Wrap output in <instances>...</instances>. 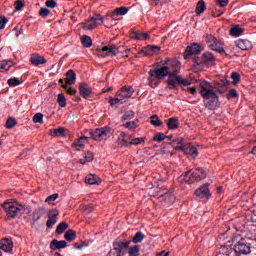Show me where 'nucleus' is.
Returning a JSON list of instances; mask_svg holds the SVG:
<instances>
[{
  "mask_svg": "<svg viewBox=\"0 0 256 256\" xmlns=\"http://www.w3.org/2000/svg\"><path fill=\"white\" fill-rule=\"evenodd\" d=\"M202 90L200 94L204 98V103L206 108L209 110H214L220 106L219 96L213 90V86L207 81L201 83Z\"/></svg>",
  "mask_w": 256,
  "mask_h": 256,
  "instance_id": "f257e3e1",
  "label": "nucleus"
},
{
  "mask_svg": "<svg viewBox=\"0 0 256 256\" xmlns=\"http://www.w3.org/2000/svg\"><path fill=\"white\" fill-rule=\"evenodd\" d=\"M206 178L205 171L202 168L191 169L188 172H185L179 177L180 182L187 183L188 185H192L195 182H199L202 179Z\"/></svg>",
  "mask_w": 256,
  "mask_h": 256,
  "instance_id": "f03ea898",
  "label": "nucleus"
},
{
  "mask_svg": "<svg viewBox=\"0 0 256 256\" xmlns=\"http://www.w3.org/2000/svg\"><path fill=\"white\" fill-rule=\"evenodd\" d=\"M90 137L94 141H107L113 134V129L109 126L90 130Z\"/></svg>",
  "mask_w": 256,
  "mask_h": 256,
  "instance_id": "7ed1b4c3",
  "label": "nucleus"
},
{
  "mask_svg": "<svg viewBox=\"0 0 256 256\" xmlns=\"http://www.w3.org/2000/svg\"><path fill=\"white\" fill-rule=\"evenodd\" d=\"M130 245L131 241H115L107 256H125Z\"/></svg>",
  "mask_w": 256,
  "mask_h": 256,
  "instance_id": "20e7f679",
  "label": "nucleus"
},
{
  "mask_svg": "<svg viewBox=\"0 0 256 256\" xmlns=\"http://www.w3.org/2000/svg\"><path fill=\"white\" fill-rule=\"evenodd\" d=\"M236 256H247L251 254V243L247 239L242 238L234 245Z\"/></svg>",
  "mask_w": 256,
  "mask_h": 256,
  "instance_id": "39448f33",
  "label": "nucleus"
},
{
  "mask_svg": "<svg viewBox=\"0 0 256 256\" xmlns=\"http://www.w3.org/2000/svg\"><path fill=\"white\" fill-rule=\"evenodd\" d=\"M103 24H104V18L101 15L96 14L92 17H89L85 22H83L82 28L86 31H91Z\"/></svg>",
  "mask_w": 256,
  "mask_h": 256,
  "instance_id": "423d86ee",
  "label": "nucleus"
},
{
  "mask_svg": "<svg viewBox=\"0 0 256 256\" xmlns=\"http://www.w3.org/2000/svg\"><path fill=\"white\" fill-rule=\"evenodd\" d=\"M206 43L212 51H216L219 54H226L224 49V43L214 37L212 34L206 36Z\"/></svg>",
  "mask_w": 256,
  "mask_h": 256,
  "instance_id": "0eeeda50",
  "label": "nucleus"
},
{
  "mask_svg": "<svg viewBox=\"0 0 256 256\" xmlns=\"http://www.w3.org/2000/svg\"><path fill=\"white\" fill-rule=\"evenodd\" d=\"M162 65L164 69H166L168 75L178 74L181 68V63L178 60L170 58L162 61Z\"/></svg>",
  "mask_w": 256,
  "mask_h": 256,
  "instance_id": "6e6552de",
  "label": "nucleus"
},
{
  "mask_svg": "<svg viewBox=\"0 0 256 256\" xmlns=\"http://www.w3.org/2000/svg\"><path fill=\"white\" fill-rule=\"evenodd\" d=\"M4 210L6 211L8 218H16L21 212V206L14 202H5L3 205Z\"/></svg>",
  "mask_w": 256,
  "mask_h": 256,
  "instance_id": "1a4fd4ad",
  "label": "nucleus"
},
{
  "mask_svg": "<svg viewBox=\"0 0 256 256\" xmlns=\"http://www.w3.org/2000/svg\"><path fill=\"white\" fill-rule=\"evenodd\" d=\"M120 47L118 45L112 46H103L102 48L97 49L98 56L102 58L117 56L119 54Z\"/></svg>",
  "mask_w": 256,
  "mask_h": 256,
  "instance_id": "9d476101",
  "label": "nucleus"
},
{
  "mask_svg": "<svg viewBox=\"0 0 256 256\" xmlns=\"http://www.w3.org/2000/svg\"><path fill=\"white\" fill-rule=\"evenodd\" d=\"M148 75L157 80H163L165 77L169 76L163 65L155 69H150Z\"/></svg>",
  "mask_w": 256,
  "mask_h": 256,
  "instance_id": "9b49d317",
  "label": "nucleus"
},
{
  "mask_svg": "<svg viewBox=\"0 0 256 256\" xmlns=\"http://www.w3.org/2000/svg\"><path fill=\"white\" fill-rule=\"evenodd\" d=\"M59 211L57 209H52L48 211V221H46V227L52 229L58 221Z\"/></svg>",
  "mask_w": 256,
  "mask_h": 256,
  "instance_id": "f8f14e48",
  "label": "nucleus"
},
{
  "mask_svg": "<svg viewBox=\"0 0 256 256\" xmlns=\"http://www.w3.org/2000/svg\"><path fill=\"white\" fill-rule=\"evenodd\" d=\"M135 93L133 86H123L121 90H118L116 96L120 99L131 98Z\"/></svg>",
  "mask_w": 256,
  "mask_h": 256,
  "instance_id": "ddd939ff",
  "label": "nucleus"
},
{
  "mask_svg": "<svg viewBox=\"0 0 256 256\" xmlns=\"http://www.w3.org/2000/svg\"><path fill=\"white\" fill-rule=\"evenodd\" d=\"M209 183H206L202 186H200L196 191H195V195L196 197H200L201 199H209V197H211V193L209 190Z\"/></svg>",
  "mask_w": 256,
  "mask_h": 256,
  "instance_id": "4468645a",
  "label": "nucleus"
},
{
  "mask_svg": "<svg viewBox=\"0 0 256 256\" xmlns=\"http://www.w3.org/2000/svg\"><path fill=\"white\" fill-rule=\"evenodd\" d=\"M129 13V8L118 7L111 13V19L113 21H119L121 17L126 16Z\"/></svg>",
  "mask_w": 256,
  "mask_h": 256,
  "instance_id": "2eb2a0df",
  "label": "nucleus"
},
{
  "mask_svg": "<svg viewBox=\"0 0 256 256\" xmlns=\"http://www.w3.org/2000/svg\"><path fill=\"white\" fill-rule=\"evenodd\" d=\"M92 139L91 133L88 132L87 135H83L82 137H79L77 140H75L72 143L73 147H79V148H84L86 144L89 143V140Z\"/></svg>",
  "mask_w": 256,
  "mask_h": 256,
  "instance_id": "dca6fc26",
  "label": "nucleus"
},
{
  "mask_svg": "<svg viewBox=\"0 0 256 256\" xmlns=\"http://www.w3.org/2000/svg\"><path fill=\"white\" fill-rule=\"evenodd\" d=\"M92 93H93V90L90 84H86V83L79 84V94L81 97L87 99L91 96Z\"/></svg>",
  "mask_w": 256,
  "mask_h": 256,
  "instance_id": "f3484780",
  "label": "nucleus"
},
{
  "mask_svg": "<svg viewBox=\"0 0 256 256\" xmlns=\"http://www.w3.org/2000/svg\"><path fill=\"white\" fill-rule=\"evenodd\" d=\"M179 81H180V76L178 75V73L169 74L168 80H167L168 88L170 90L177 89V85L179 84Z\"/></svg>",
  "mask_w": 256,
  "mask_h": 256,
  "instance_id": "a211bd4d",
  "label": "nucleus"
},
{
  "mask_svg": "<svg viewBox=\"0 0 256 256\" xmlns=\"http://www.w3.org/2000/svg\"><path fill=\"white\" fill-rule=\"evenodd\" d=\"M201 53V47L197 43H193L187 46L185 51V58L192 56V55H199Z\"/></svg>",
  "mask_w": 256,
  "mask_h": 256,
  "instance_id": "6ab92c4d",
  "label": "nucleus"
},
{
  "mask_svg": "<svg viewBox=\"0 0 256 256\" xmlns=\"http://www.w3.org/2000/svg\"><path fill=\"white\" fill-rule=\"evenodd\" d=\"M180 149L190 158L195 159L198 156V150L196 147L188 144L180 147Z\"/></svg>",
  "mask_w": 256,
  "mask_h": 256,
  "instance_id": "aec40b11",
  "label": "nucleus"
},
{
  "mask_svg": "<svg viewBox=\"0 0 256 256\" xmlns=\"http://www.w3.org/2000/svg\"><path fill=\"white\" fill-rule=\"evenodd\" d=\"M203 63L207 67H212L216 64V57L211 52H204L203 53Z\"/></svg>",
  "mask_w": 256,
  "mask_h": 256,
  "instance_id": "412c9836",
  "label": "nucleus"
},
{
  "mask_svg": "<svg viewBox=\"0 0 256 256\" xmlns=\"http://www.w3.org/2000/svg\"><path fill=\"white\" fill-rule=\"evenodd\" d=\"M150 37L151 35L147 32L133 31L131 33V38L136 41H147V39H149Z\"/></svg>",
  "mask_w": 256,
  "mask_h": 256,
  "instance_id": "4be33fe9",
  "label": "nucleus"
},
{
  "mask_svg": "<svg viewBox=\"0 0 256 256\" xmlns=\"http://www.w3.org/2000/svg\"><path fill=\"white\" fill-rule=\"evenodd\" d=\"M30 62H31L34 66L38 67V66H40V65L46 64V63H47V59H46L44 56H42V55L36 53V54H33V55L31 56Z\"/></svg>",
  "mask_w": 256,
  "mask_h": 256,
  "instance_id": "5701e85b",
  "label": "nucleus"
},
{
  "mask_svg": "<svg viewBox=\"0 0 256 256\" xmlns=\"http://www.w3.org/2000/svg\"><path fill=\"white\" fill-rule=\"evenodd\" d=\"M13 249V241L10 238H3L0 240V250L11 252Z\"/></svg>",
  "mask_w": 256,
  "mask_h": 256,
  "instance_id": "b1692460",
  "label": "nucleus"
},
{
  "mask_svg": "<svg viewBox=\"0 0 256 256\" xmlns=\"http://www.w3.org/2000/svg\"><path fill=\"white\" fill-rule=\"evenodd\" d=\"M67 247V242L65 240L53 239L50 242V250H61Z\"/></svg>",
  "mask_w": 256,
  "mask_h": 256,
  "instance_id": "393cba45",
  "label": "nucleus"
},
{
  "mask_svg": "<svg viewBox=\"0 0 256 256\" xmlns=\"http://www.w3.org/2000/svg\"><path fill=\"white\" fill-rule=\"evenodd\" d=\"M236 46L242 51H248L253 47L252 42L248 39H240L236 41Z\"/></svg>",
  "mask_w": 256,
  "mask_h": 256,
  "instance_id": "a878e982",
  "label": "nucleus"
},
{
  "mask_svg": "<svg viewBox=\"0 0 256 256\" xmlns=\"http://www.w3.org/2000/svg\"><path fill=\"white\" fill-rule=\"evenodd\" d=\"M160 51V47L154 46V45H148L144 48H142V53L145 56H153L157 54Z\"/></svg>",
  "mask_w": 256,
  "mask_h": 256,
  "instance_id": "bb28decb",
  "label": "nucleus"
},
{
  "mask_svg": "<svg viewBox=\"0 0 256 256\" xmlns=\"http://www.w3.org/2000/svg\"><path fill=\"white\" fill-rule=\"evenodd\" d=\"M14 65L11 59L0 61V73H7Z\"/></svg>",
  "mask_w": 256,
  "mask_h": 256,
  "instance_id": "cd10ccee",
  "label": "nucleus"
},
{
  "mask_svg": "<svg viewBox=\"0 0 256 256\" xmlns=\"http://www.w3.org/2000/svg\"><path fill=\"white\" fill-rule=\"evenodd\" d=\"M101 182V178L98 177L96 174H88L85 177V183H87V185H100Z\"/></svg>",
  "mask_w": 256,
  "mask_h": 256,
  "instance_id": "c85d7f7f",
  "label": "nucleus"
},
{
  "mask_svg": "<svg viewBox=\"0 0 256 256\" xmlns=\"http://www.w3.org/2000/svg\"><path fill=\"white\" fill-rule=\"evenodd\" d=\"M76 73L74 70L70 69L66 72V84L67 85H74L76 83Z\"/></svg>",
  "mask_w": 256,
  "mask_h": 256,
  "instance_id": "c756f323",
  "label": "nucleus"
},
{
  "mask_svg": "<svg viewBox=\"0 0 256 256\" xmlns=\"http://www.w3.org/2000/svg\"><path fill=\"white\" fill-rule=\"evenodd\" d=\"M234 251V247L232 248L230 245L222 246L220 248L219 254L216 256H232Z\"/></svg>",
  "mask_w": 256,
  "mask_h": 256,
  "instance_id": "7c9ffc66",
  "label": "nucleus"
},
{
  "mask_svg": "<svg viewBox=\"0 0 256 256\" xmlns=\"http://www.w3.org/2000/svg\"><path fill=\"white\" fill-rule=\"evenodd\" d=\"M77 238V234L74 230L72 229H69L65 232L64 234V239L67 241V242H73L75 239Z\"/></svg>",
  "mask_w": 256,
  "mask_h": 256,
  "instance_id": "2f4dec72",
  "label": "nucleus"
},
{
  "mask_svg": "<svg viewBox=\"0 0 256 256\" xmlns=\"http://www.w3.org/2000/svg\"><path fill=\"white\" fill-rule=\"evenodd\" d=\"M167 126L169 130H175L179 127V120L176 117L168 119Z\"/></svg>",
  "mask_w": 256,
  "mask_h": 256,
  "instance_id": "473e14b6",
  "label": "nucleus"
},
{
  "mask_svg": "<svg viewBox=\"0 0 256 256\" xmlns=\"http://www.w3.org/2000/svg\"><path fill=\"white\" fill-rule=\"evenodd\" d=\"M81 43H82L83 47H85V48H91L93 45L92 38L87 35H83L81 37Z\"/></svg>",
  "mask_w": 256,
  "mask_h": 256,
  "instance_id": "72a5a7b5",
  "label": "nucleus"
},
{
  "mask_svg": "<svg viewBox=\"0 0 256 256\" xmlns=\"http://www.w3.org/2000/svg\"><path fill=\"white\" fill-rule=\"evenodd\" d=\"M68 228L69 225L67 222H60L56 227V234L62 235Z\"/></svg>",
  "mask_w": 256,
  "mask_h": 256,
  "instance_id": "f704fd0d",
  "label": "nucleus"
},
{
  "mask_svg": "<svg viewBox=\"0 0 256 256\" xmlns=\"http://www.w3.org/2000/svg\"><path fill=\"white\" fill-rule=\"evenodd\" d=\"M243 32H244L243 28L236 26V27L231 28L230 35L232 37L238 38L243 34Z\"/></svg>",
  "mask_w": 256,
  "mask_h": 256,
  "instance_id": "c9c22d12",
  "label": "nucleus"
},
{
  "mask_svg": "<svg viewBox=\"0 0 256 256\" xmlns=\"http://www.w3.org/2000/svg\"><path fill=\"white\" fill-rule=\"evenodd\" d=\"M144 239H145V234H143V232H141V231H138L134 235V237L132 239V243L139 244V243L143 242Z\"/></svg>",
  "mask_w": 256,
  "mask_h": 256,
  "instance_id": "e433bc0d",
  "label": "nucleus"
},
{
  "mask_svg": "<svg viewBox=\"0 0 256 256\" xmlns=\"http://www.w3.org/2000/svg\"><path fill=\"white\" fill-rule=\"evenodd\" d=\"M45 208H38L32 214V220L34 223L38 222L41 219V212H44Z\"/></svg>",
  "mask_w": 256,
  "mask_h": 256,
  "instance_id": "4c0bfd02",
  "label": "nucleus"
},
{
  "mask_svg": "<svg viewBox=\"0 0 256 256\" xmlns=\"http://www.w3.org/2000/svg\"><path fill=\"white\" fill-rule=\"evenodd\" d=\"M117 143L122 148H129L130 147V140L123 138L121 136H118Z\"/></svg>",
  "mask_w": 256,
  "mask_h": 256,
  "instance_id": "58836bf2",
  "label": "nucleus"
},
{
  "mask_svg": "<svg viewBox=\"0 0 256 256\" xmlns=\"http://www.w3.org/2000/svg\"><path fill=\"white\" fill-rule=\"evenodd\" d=\"M205 10H206V4L204 0H200L196 6V14L201 15L204 13Z\"/></svg>",
  "mask_w": 256,
  "mask_h": 256,
  "instance_id": "ea45409f",
  "label": "nucleus"
},
{
  "mask_svg": "<svg viewBox=\"0 0 256 256\" xmlns=\"http://www.w3.org/2000/svg\"><path fill=\"white\" fill-rule=\"evenodd\" d=\"M22 84H23V81L20 80L18 77H12L8 79V85L10 87H17Z\"/></svg>",
  "mask_w": 256,
  "mask_h": 256,
  "instance_id": "a19ab883",
  "label": "nucleus"
},
{
  "mask_svg": "<svg viewBox=\"0 0 256 256\" xmlns=\"http://www.w3.org/2000/svg\"><path fill=\"white\" fill-rule=\"evenodd\" d=\"M140 250H141V248L139 247V245L131 246L128 249V255L129 256H139Z\"/></svg>",
  "mask_w": 256,
  "mask_h": 256,
  "instance_id": "79ce46f5",
  "label": "nucleus"
},
{
  "mask_svg": "<svg viewBox=\"0 0 256 256\" xmlns=\"http://www.w3.org/2000/svg\"><path fill=\"white\" fill-rule=\"evenodd\" d=\"M94 160V154L91 152L85 153L84 157L80 159V164H85L87 162H92Z\"/></svg>",
  "mask_w": 256,
  "mask_h": 256,
  "instance_id": "37998d69",
  "label": "nucleus"
},
{
  "mask_svg": "<svg viewBox=\"0 0 256 256\" xmlns=\"http://www.w3.org/2000/svg\"><path fill=\"white\" fill-rule=\"evenodd\" d=\"M57 103L61 108L66 107L67 102L64 94H58L57 95Z\"/></svg>",
  "mask_w": 256,
  "mask_h": 256,
  "instance_id": "c03bdc74",
  "label": "nucleus"
},
{
  "mask_svg": "<svg viewBox=\"0 0 256 256\" xmlns=\"http://www.w3.org/2000/svg\"><path fill=\"white\" fill-rule=\"evenodd\" d=\"M150 123H151L153 126H156V127L162 126V122H161V120L158 118L157 115H153V116L150 117Z\"/></svg>",
  "mask_w": 256,
  "mask_h": 256,
  "instance_id": "a18cd8bd",
  "label": "nucleus"
},
{
  "mask_svg": "<svg viewBox=\"0 0 256 256\" xmlns=\"http://www.w3.org/2000/svg\"><path fill=\"white\" fill-rule=\"evenodd\" d=\"M16 125H17V121H16L14 118L9 117V118L7 119V121H6L5 127H6L7 129H13Z\"/></svg>",
  "mask_w": 256,
  "mask_h": 256,
  "instance_id": "49530a36",
  "label": "nucleus"
},
{
  "mask_svg": "<svg viewBox=\"0 0 256 256\" xmlns=\"http://www.w3.org/2000/svg\"><path fill=\"white\" fill-rule=\"evenodd\" d=\"M139 123L138 120L136 121H131L123 125V127L127 128L128 130H136L137 129V124Z\"/></svg>",
  "mask_w": 256,
  "mask_h": 256,
  "instance_id": "de8ad7c7",
  "label": "nucleus"
},
{
  "mask_svg": "<svg viewBox=\"0 0 256 256\" xmlns=\"http://www.w3.org/2000/svg\"><path fill=\"white\" fill-rule=\"evenodd\" d=\"M135 118V112L134 111H128L125 112V114L122 116V121H129Z\"/></svg>",
  "mask_w": 256,
  "mask_h": 256,
  "instance_id": "09e8293b",
  "label": "nucleus"
},
{
  "mask_svg": "<svg viewBox=\"0 0 256 256\" xmlns=\"http://www.w3.org/2000/svg\"><path fill=\"white\" fill-rule=\"evenodd\" d=\"M165 139H166V135H164L161 132L156 133L153 137V141L155 142H162Z\"/></svg>",
  "mask_w": 256,
  "mask_h": 256,
  "instance_id": "8fccbe9b",
  "label": "nucleus"
},
{
  "mask_svg": "<svg viewBox=\"0 0 256 256\" xmlns=\"http://www.w3.org/2000/svg\"><path fill=\"white\" fill-rule=\"evenodd\" d=\"M61 87L66 91V93H68L69 95H76L77 94V90H75V88H68L67 84H62Z\"/></svg>",
  "mask_w": 256,
  "mask_h": 256,
  "instance_id": "3c124183",
  "label": "nucleus"
},
{
  "mask_svg": "<svg viewBox=\"0 0 256 256\" xmlns=\"http://www.w3.org/2000/svg\"><path fill=\"white\" fill-rule=\"evenodd\" d=\"M38 14H40V17L42 18H47L51 14V11L48 8H40Z\"/></svg>",
  "mask_w": 256,
  "mask_h": 256,
  "instance_id": "603ef678",
  "label": "nucleus"
},
{
  "mask_svg": "<svg viewBox=\"0 0 256 256\" xmlns=\"http://www.w3.org/2000/svg\"><path fill=\"white\" fill-rule=\"evenodd\" d=\"M59 194L58 193H54L48 197H46V203H48V205H51V203H53V201H56V199H58Z\"/></svg>",
  "mask_w": 256,
  "mask_h": 256,
  "instance_id": "864d4df0",
  "label": "nucleus"
},
{
  "mask_svg": "<svg viewBox=\"0 0 256 256\" xmlns=\"http://www.w3.org/2000/svg\"><path fill=\"white\" fill-rule=\"evenodd\" d=\"M122 100H123V98H120V96H117V98H110L108 103L110 104V106L113 107V106L119 104Z\"/></svg>",
  "mask_w": 256,
  "mask_h": 256,
  "instance_id": "5fc2aeb1",
  "label": "nucleus"
},
{
  "mask_svg": "<svg viewBox=\"0 0 256 256\" xmlns=\"http://www.w3.org/2000/svg\"><path fill=\"white\" fill-rule=\"evenodd\" d=\"M143 142H145V138H136V139L131 138L130 147L133 146V145L137 146V145H139Z\"/></svg>",
  "mask_w": 256,
  "mask_h": 256,
  "instance_id": "6e6d98bb",
  "label": "nucleus"
},
{
  "mask_svg": "<svg viewBox=\"0 0 256 256\" xmlns=\"http://www.w3.org/2000/svg\"><path fill=\"white\" fill-rule=\"evenodd\" d=\"M43 114L41 113H37L34 117H33V122L34 123H40L43 124Z\"/></svg>",
  "mask_w": 256,
  "mask_h": 256,
  "instance_id": "4d7b16f0",
  "label": "nucleus"
},
{
  "mask_svg": "<svg viewBox=\"0 0 256 256\" xmlns=\"http://www.w3.org/2000/svg\"><path fill=\"white\" fill-rule=\"evenodd\" d=\"M14 7L16 9V11H21L24 8V2L23 0H17L14 3Z\"/></svg>",
  "mask_w": 256,
  "mask_h": 256,
  "instance_id": "13d9d810",
  "label": "nucleus"
},
{
  "mask_svg": "<svg viewBox=\"0 0 256 256\" xmlns=\"http://www.w3.org/2000/svg\"><path fill=\"white\" fill-rule=\"evenodd\" d=\"M148 82H149L150 87H152V88H156L158 86V81H157V79H155V77L150 76L148 78Z\"/></svg>",
  "mask_w": 256,
  "mask_h": 256,
  "instance_id": "bf43d9fd",
  "label": "nucleus"
},
{
  "mask_svg": "<svg viewBox=\"0 0 256 256\" xmlns=\"http://www.w3.org/2000/svg\"><path fill=\"white\" fill-rule=\"evenodd\" d=\"M65 133V129L64 128H58V129H54V131H52V136H62Z\"/></svg>",
  "mask_w": 256,
  "mask_h": 256,
  "instance_id": "052dcab7",
  "label": "nucleus"
},
{
  "mask_svg": "<svg viewBox=\"0 0 256 256\" xmlns=\"http://www.w3.org/2000/svg\"><path fill=\"white\" fill-rule=\"evenodd\" d=\"M7 23L8 19L4 16H0V30H4Z\"/></svg>",
  "mask_w": 256,
  "mask_h": 256,
  "instance_id": "680f3d73",
  "label": "nucleus"
},
{
  "mask_svg": "<svg viewBox=\"0 0 256 256\" xmlns=\"http://www.w3.org/2000/svg\"><path fill=\"white\" fill-rule=\"evenodd\" d=\"M238 97V93L237 90H235L234 88H232V90H229L228 94H227V99H232Z\"/></svg>",
  "mask_w": 256,
  "mask_h": 256,
  "instance_id": "e2e57ef3",
  "label": "nucleus"
},
{
  "mask_svg": "<svg viewBox=\"0 0 256 256\" xmlns=\"http://www.w3.org/2000/svg\"><path fill=\"white\" fill-rule=\"evenodd\" d=\"M46 7L50 9H55L57 7V2L55 0L46 1Z\"/></svg>",
  "mask_w": 256,
  "mask_h": 256,
  "instance_id": "0e129e2a",
  "label": "nucleus"
},
{
  "mask_svg": "<svg viewBox=\"0 0 256 256\" xmlns=\"http://www.w3.org/2000/svg\"><path fill=\"white\" fill-rule=\"evenodd\" d=\"M179 85L187 87L191 85V82L188 79H183L181 76H179Z\"/></svg>",
  "mask_w": 256,
  "mask_h": 256,
  "instance_id": "69168bd1",
  "label": "nucleus"
},
{
  "mask_svg": "<svg viewBox=\"0 0 256 256\" xmlns=\"http://www.w3.org/2000/svg\"><path fill=\"white\" fill-rule=\"evenodd\" d=\"M216 3L220 8H225L227 7L229 0H216Z\"/></svg>",
  "mask_w": 256,
  "mask_h": 256,
  "instance_id": "338daca9",
  "label": "nucleus"
},
{
  "mask_svg": "<svg viewBox=\"0 0 256 256\" xmlns=\"http://www.w3.org/2000/svg\"><path fill=\"white\" fill-rule=\"evenodd\" d=\"M232 79L234 80L235 83H238L241 80V75L238 72L234 71L232 73Z\"/></svg>",
  "mask_w": 256,
  "mask_h": 256,
  "instance_id": "774afa93",
  "label": "nucleus"
}]
</instances>
